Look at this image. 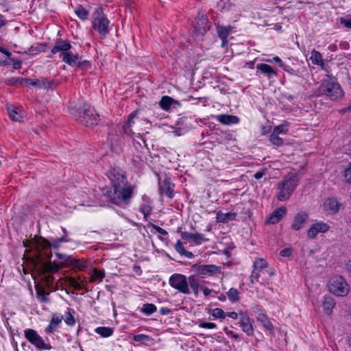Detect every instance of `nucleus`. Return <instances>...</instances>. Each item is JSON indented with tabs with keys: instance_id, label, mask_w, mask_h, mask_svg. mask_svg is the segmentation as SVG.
<instances>
[{
	"instance_id": "42",
	"label": "nucleus",
	"mask_w": 351,
	"mask_h": 351,
	"mask_svg": "<svg viewBox=\"0 0 351 351\" xmlns=\"http://www.w3.org/2000/svg\"><path fill=\"white\" fill-rule=\"evenodd\" d=\"M210 313L215 318L224 319L226 317V313L219 308L213 310H209Z\"/></svg>"
},
{
	"instance_id": "11",
	"label": "nucleus",
	"mask_w": 351,
	"mask_h": 351,
	"mask_svg": "<svg viewBox=\"0 0 351 351\" xmlns=\"http://www.w3.org/2000/svg\"><path fill=\"white\" fill-rule=\"evenodd\" d=\"M25 337L27 341L38 350H50L52 347L46 343L43 339L33 329H27L24 331Z\"/></svg>"
},
{
	"instance_id": "38",
	"label": "nucleus",
	"mask_w": 351,
	"mask_h": 351,
	"mask_svg": "<svg viewBox=\"0 0 351 351\" xmlns=\"http://www.w3.org/2000/svg\"><path fill=\"white\" fill-rule=\"evenodd\" d=\"M62 319H63L62 316L53 317L49 325L48 326V327L46 329V332H49V333L53 332L54 328L60 324V323L62 322Z\"/></svg>"
},
{
	"instance_id": "35",
	"label": "nucleus",
	"mask_w": 351,
	"mask_h": 351,
	"mask_svg": "<svg viewBox=\"0 0 351 351\" xmlns=\"http://www.w3.org/2000/svg\"><path fill=\"white\" fill-rule=\"evenodd\" d=\"M236 217V214L233 213H218L217 214V221L218 222H227L228 221H231L234 219Z\"/></svg>"
},
{
	"instance_id": "14",
	"label": "nucleus",
	"mask_w": 351,
	"mask_h": 351,
	"mask_svg": "<svg viewBox=\"0 0 351 351\" xmlns=\"http://www.w3.org/2000/svg\"><path fill=\"white\" fill-rule=\"evenodd\" d=\"M208 20L206 16L202 15L196 19L194 31L197 36H203L209 29Z\"/></svg>"
},
{
	"instance_id": "21",
	"label": "nucleus",
	"mask_w": 351,
	"mask_h": 351,
	"mask_svg": "<svg viewBox=\"0 0 351 351\" xmlns=\"http://www.w3.org/2000/svg\"><path fill=\"white\" fill-rule=\"evenodd\" d=\"M181 237L182 239L193 241L196 245H200L204 241H205L204 235L199 232L193 234L188 232H183L181 233Z\"/></svg>"
},
{
	"instance_id": "36",
	"label": "nucleus",
	"mask_w": 351,
	"mask_h": 351,
	"mask_svg": "<svg viewBox=\"0 0 351 351\" xmlns=\"http://www.w3.org/2000/svg\"><path fill=\"white\" fill-rule=\"evenodd\" d=\"M10 118L14 121H21L23 116L21 112H18L14 108L8 106L7 108Z\"/></svg>"
},
{
	"instance_id": "10",
	"label": "nucleus",
	"mask_w": 351,
	"mask_h": 351,
	"mask_svg": "<svg viewBox=\"0 0 351 351\" xmlns=\"http://www.w3.org/2000/svg\"><path fill=\"white\" fill-rule=\"evenodd\" d=\"M80 114H82V112H80ZM82 114V115H79V118L86 126L93 127L98 123L99 120V114L88 104L84 105Z\"/></svg>"
},
{
	"instance_id": "1",
	"label": "nucleus",
	"mask_w": 351,
	"mask_h": 351,
	"mask_svg": "<svg viewBox=\"0 0 351 351\" xmlns=\"http://www.w3.org/2000/svg\"><path fill=\"white\" fill-rule=\"evenodd\" d=\"M56 256L62 260L60 264L55 262H51L50 258L52 256L51 252H43L38 251L34 254L32 258L34 267L40 274L42 281L44 285L50 290L56 291L58 289V283L53 285L54 277L53 274L58 272L64 265L69 266L71 256L66 254L56 253Z\"/></svg>"
},
{
	"instance_id": "56",
	"label": "nucleus",
	"mask_w": 351,
	"mask_h": 351,
	"mask_svg": "<svg viewBox=\"0 0 351 351\" xmlns=\"http://www.w3.org/2000/svg\"><path fill=\"white\" fill-rule=\"evenodd\" d=\"M223 330L226 332V333L228 335H230L232 338H234V339H239V335L236 333H234V332L232 330H228V328L227 327H225L223 328Z\"/></svg>"
},
{
	"instance_id": "9",
	"label": "nucleus",
	"mask_w": 351,
	"mask_h": 351,
	"mask_svg": "<svg viewBox=\"0 0 351 351\" xmlns=\"http://www.w3.org/2000/svg\"><path fill=\"white\" fill-rule=\"evenodd\" d=\"M169 282L171 287L179 292L186 295L191 293L189 287H188L187 278L185 276L174 274L169 278Z\"/></svg>"
},
{
	"instance_id": "20",
	"label": "nucleus",
	"mask_w": 351,
	"mask_h": 351,
	"mask_svg": "<svg viewBox=\"0 0 351 351\" xmlns=\"http://www.w3.org/2000/svg\"><path fill=\"white\" fill-rule=\"evenodd\" d=\"M286 213L287 208L285 206L278 208L271 213L267 219L266 222L271 224L277 223L286 215Z\"/></svg>"
},
{
	"instance_id": "60",
	"label": "nucleus",
	"mask_w": 351,
	"mask_h": 351,
	"mask_svg": "<svg viewBox=\"0 0 351 351\" xmlns=\"http://www.w3.org/2000/svg\"><path fill=\"white\" fill-rule=\"evenodd\" d=\"M171 312V309L167 307H162L160 309V313L161 315H169Z\"/></svg>"
},
{
	"instance_id": "12",
	"label": "nucleus",
	"mask_w": 351,
	"mask_h": 351,
	"mask_svg": "<svg viewBox=\"0 0 351 351\" xmlns=\"http://www.w3.org/2000/svg\"><path fill=\"white\" fill-rule=\"evenodd\" d=\"M22 80L27 86H33L45 90L53 89L57 86L56 83L53 81H49L46 78H41L38 80L27 78Z\"/></svg>"
},
{
	"instance_id": "59",
	"label": "nucleus",
	"mask_w": 351,
	"mask_h": 351,
	"mask_svg": "<svg viewBox=\"0 0 351 351\" xmlns=\"http://www.w3.org/2000/svg\"><path fill=\"white\" fill-rule=\"evenodd\" d=\"M12 62L14 69H19L21 67V62L20 60L12 59Z\"/></svg>"
},
{
	"instance_id": "19",
	"label": "nucleus",
	"mask_w": 351,
	"mask_h": 351,
	"mask_svg": "<svg viewBox=\"0 0 351 351\" xmlns=\"http://www.w3.org/2000/svg\"><path fill=\"white\" fill-rule=\"evenodd\" d=\"M108 176L111 180L112 186L117 185V184L121 185L126 184V178L119 169H112L110 171Z\"/></svg>"
},
{
	"instance_id": "6",
	"label": "nucleus",
	"mask_w": 351,
	"mask_h": 351,
	"mask_svg": "<svg viewBox=\"0 0 351 351\" xmlns=\"http://www.w3.org/2000/svg\"><path fill=\"white\" fill-rule=\"evenodd\" d=\"M137 114L138 111H134L129 115L127 122L122 126L125 134L132 135L138 133L140 134L143 132L141 125L144 124L145 120L138 117Z\"/></svg>"
},
{
	"instance_id": "7",
	"label": "nucleus",
	"mask_w": 351,
	"mask_h": 351,
	"mask_svg": "<svg viewBox=\"0 0 351 351\" xmlns=\"http://www.w3.org/2000/svg\"><path fill=\"white\" fill-rule=\"evenodd\" d=\"M95 14V16L93 21V27L99 32L102 38H105L109 32L108 27L110 21L104 16L100 9L97 10Z\"/></svg>"
},
{
	"instance_id": "23",
	"label": "nucleus",
	"mask_w": 351,
	"mask_h": 351,
	"mask_svg": "<svg viewBox=\"0 0 351 351\" xmlns=\"http://www.w3.org/2000/svg\"><path fill=\"white\" fill-rule=\"evenodd\" d=\"M160 191L161 195H165L170 199L173 197V189L170 178H166L161 183H160Z\"/></svg>"
},
{
	"instance_id": "61",
	"label": "nucleus",
	"mask_w": 351,
	"mask_h": 351,
	"mask_svg": "<svg viewBox=\"0 0 351 351\" xmlns=\"http://www.w3.org/2000/svg\"><path fill=\"white\" fill-rule=\"evenodd\" d=\"M239 315V313H237L236 312H230V313H226V316H228L233 319H237L238 318Z\"/></svg>"
},
{
	"instance_id": "16",
	"label": "nucleus",
	"mask_w": 351,
	"mask_h": 351,
	"mask_svg": "<svg viewBox=\"0 0 351 351\" xmlns=\"http://www.w3.org/2000/svg\"><path fill=\"white\" fill-rule=\"evenodd\" d=\"M308 218V214L304 211L297 213L291 222V228L294 230H300L303 228Z\"/></svg>"
},
{
	"instance_id": "27",
	"label": "nucleus",
	"mask_w": 351,
	"mask_h": 351,
	"mask_svg": "<svg viewBox=\"0 0 351 351\" xmlns=\"http://www.w3.org/2000/svg\"><path fill=\"white\" fill-rule=\"evenodd\" d=\"M339 204L334 198L327 199L324 203V208L330 213H335L339 210Z\"/></svg>"
},
{
	"instance_id": "41",
	"label": "nucleus",
	"mask_w": 351,
	"mask_h": 351,
	"mask_svg": "<svg viewBox=\"0 0 351 351\" xmlns=\"http://www.w3.org/2000/svg\"><path fill=\"white\" fill-rule=\"evenodd\" d=\"M86 261L83 259H76L75 258L71 257V260H70L69 266H74L77 268H81L86 267Z\"/></svg>"
},
{
	"instance_id": "26",
	"label": "nucleus",
	"mask_w": 351,
	"mask_h": 351,
	"mask_svg": "<svg viewBox=\"0 0 351 351\" xmlns=\"http://www.w3.org/2000/svg\"><path fill=\"white\" fill-rule=\"evenodd\" d=\"M216 119L223 125L237 123L239 121V119L237 117L230 114H219L217 116Z\"/></svg>"
},
{
	"instance_id": "53",
	"label": "nucleus",
	"mask_w": 351,
	"mask_h": 351,
	"mask_svg": "<svg viewBox=\"0 0 351 351\" xmlns=\"http://www.w3.org/2000/svg\"><path fill=\"white\" fill-rule=\"evenodd\" d=\"M344 177L346 180V181L348 183L351 184V164L349 165V167L345 170L344 172Z\"/></svg>"
},
{
	"instance_id": "8",
	"label": "nucleus",
	"mask_w": 351,
	"mask_h": 351,
	"mask_svg": "<svg viewBox=\"0 0 351 351\" xmlns=\"http://www.w3.org/2000/svg\"><path fill=\"white\" fill-rule=\"evenodd\" d=\"M197 275L202 278L205 276L218 277L223 274V267L215 265H199L195 264L193 266Z\"/></svg>"
},
{
	"instance_id": "32",
	"label": "nucleus",
	"mask_w": 351,
	"mask_h": 351,
	"mask_svg": "<svg viewBox=\"0 0 351 351\" xmlns=\"http://www.w3.org/2000/svg\"><path fill=\"white\" fill-rule=\"evenodd\" d=\"M335 305L334 300L331 297H325L322 306L324 312L327 315H330L332 310Z\"/></svg>"
},
{
	"instance_id": "43",
	"label": "nucleus",
	"mask_w": 351,
	"mask_h": 351,
	"mask_svg": "<svg viewBox=\"0 0 351 351\" xmlns=\"http://www.w3.org/2000/svg\"><path fill=\"white\" fill-rule=\"evenodd\" d=\"M65 281L69 283V286L73 287L75 290H81L84 288L83 285L73 278H67Z\"/></svg>"
},
{
	"instance_id": "62",
	"label": "nucleus",
	"mask_w": 351,
	"mask_h": 351,
	"mask_svg": "<svg viewBox=\"0 0 351 351\" xmlns=\"http://www.w3.org/2000/svg\"><path fill=\"white\" fill-rule=\"evenodd\" d=\"M273 60L276 63L278 64L280 67H283L284 64L282 63L281 59L279 57H278V56L274 57L273 58Z\"/></svg>"
},
{
	"instance_id": "50",
	"label": "nucleus",
	"mask_w": 351,
	"mask_h": 351,
	"mask_svg": "<svg viewBox=\"0 0 351 351\" xmlns=\"http://www.w3.org/2000/svg\"><path fill=\"white\" fill-rule=\"evenodd\" d=\"M274 133L278 134L279 135L280 134H286L287 132V129L285 128V127L282 125L276 126L273 130Z\"/></svg>"
},
{
	"instance_id": "48",
	"label": "nucleus",
	"mask_w": 351,
	"mask_h": 351,
	"mask_svg": "<svg viewBox=\"0 0 351 351\" xmlns=\"http://www.w3.org/2000/svg\"><path fill=\"white\" fill-rule=\"evenodd\" d=\"M133 339L136 342H143L149 339V336L140 334L134 336Z\"/></svg>"
},
{
	"instance_id": "2",
	"label": "nucleus",
	"mask_w": 351,
	"mask_h": 351,
	"mask_svg": "<svg viewBox=\"0 0 351 351\" xmlns=\"http://www.w3.org/2000/svg\"><path fill=\"white\" fill-rule=\"evenodd\" d=\"M104 195L111 203L123 206L128 204L134 193V186L124 184L112 186V189H106L103 191Z\"/></svg>"
},
{
	"instance_id": "46",
	"label": "nucleus",
	"mask_w": 351,
	"mask_h": 351,
	"mask_svg": "<svg viewBox=\"0 0 351 351\" xmlns=\"http://www.w3.org/2000/svg\"><path fill=\"white\" fill-rule=\"evenodd\" d=\"M65 323L69 326H73L75 324V319L72 314L70 312H67L65 318H64Z\"/></svg>"
},
{
	"instance_id": "33",
	"label": "nucleus",
	"mask_w": 351,
	"mask_h": 351,
	"mask_svg": "<svg viewBox=\"0 0 351 351\" xmlns=\"http://www.w3.org/2000/svg\"><path fill=\"white\" fill-rule=\"evenodd\" d=\"M188 287H190L194 293V294L197 296L198 290L199 287V280L194 276H191L188 278Z\"/></svg>"
},
{
	"instance_id": "24",
	"label": "nucleus",
	"mask_w": 351,
	"mask_h": 351,
	"mask_svg": "<svg viewBox=\"0 0 351 351\" xmlns=\"http://www.w3.org/2000/svg\"><path fill=\"white\" fill-rule=\"evenodd\" d=\"M257 319L262 324L263 326L271 334L274 333V325L272 324V323L271 322V321L269 320L266 314L261 311L257 316Z\"/></svg>"
},
{
	"instance_id": "47",
	"label": "nucleus",
	"mask_w": 351,
	"mask_h": 351,
	"mask_svg": "<svg viewBox=\"0 0 351 351\" xmlns=\"http://www.w3.org/2000/svg\"><path fill=\"white\" fill-rule=\"evenodd\" d=\"M175 249L181 255H182L186 251L182 243L180 240L176 242L175 245Z\"/></svg>"
},
{
	"instance_id": "51",
	"label": "nucleus",
	"mask_w": 351,
	"mask_h": 351,
	"mask_svg": "<svg viewBox=\"0 0 351 351\" xmlns=\"http://www.w3.org/2000/svg\"><path fill=\"white\" fill-rule=\"evenodd\" d=\"M140 210L145 217H147L149 215H150L152 212V208L148 205L142 206Z\"/></svg>"
},
{
	"instance_id": "4",
	"label": "nucleus",
	"mask_w": 351,
	"mask_h": 351,
	"mask_svg": "<svg viewBox=\"0 0 351 351\" xmlns=\"http://www.w3.org/2000/svg\"><path fill=\"white\" fill-rule=\"evenodd\" d=\"M319 92L332 101L341 99L343 96V91L339 84L331 80H324L319 87Z\"/></svg>"
},
{
	"instance_id": "57",
	"label": "nucleus",
	"mask_w": 351,
	"mask_h": 351,
	"mask_svg": "<svg viewBox=\"0 0 351 351\" xmlns=\"http://www.w3.org/2000/svg\"><path fill=\"white\" fill-rule=\"evenodd\" d=\"M154 229H155V230H156L158 233H159L160 234H162V235L166 236V235H167V234H168V233H167V232L165 230H164L163 228H160V227H159V226H154Z\"/></svg>"
},
{
	"instance_id": "39",
	"label": "nucleus",
	"mask_w": 351,
	"mask_h": 351,
	"mask_svg": "<svg viewBox=\"0 0 351 351\" xmlns=\"http://www.w3.org/2000/svg\"><path fill=\"white\" fill-rule=\"evenodd\" d=\"M75 13L80 19L83 21L86 20L89 15V12L82 5H79L76 8L75 10Z\"/></svg>"
},
{
	"instance_id": "52",
	"label": "nucleus",
	"mask_w": 351,
	"mask_h": 351,
	"mask_svg": "<svg viewBox=\"0 0 351 351\" xmlns=\"http://www.w3.org/2000/svg\"><path fill=\"white\" fill-rule=\"evenodd\" d=\"M93 277L94 278H99L100 280H102L105 276L104 273L102 271L97 269H95L93 270Z\"/></svg>"
},
{
	"instance_id": "15",
	"label": "nucleus",
	"mask_w": 351,
	"mask_h": 351,
	"mask_svg": "<svg viewBox=\"0 0 351 351\" xmlns=\"http://www.w3.org/2000/svg\"><path fill=\"white\" fill-rule=\"evenodd\" d=\"M239 316V325L241 327L243 331L248 336L252 335L254 333V328L252 323L250 322V319L247 313L246 312L240 311Z\"/></svg>"
},
{
	"instance_id": "30",
	"label": "nucleus",
	"mask_w": 351,
	"mask_h": 351,
	"mask_svg": "<svg viewBox=\"0 0 351 351\" xmlns=\"http://www.w3.org/2000/svg\"><path fill=\"white\" fill-rule=\"evenodd\" d=\"M310 60L313 64L319 65L322 69H324V60L322 59V56L319 51L313 49L311 51Z\"/></svg>"
},
{
	"instance_id": "44",
	"label": "nucleus",
	"mask_w": 351,
	"mask_h": 351,
	"mask_svg": "<svg viewBox=\"0 0 351 351\" xmlns=\"http://www.w3.org/2000/svg\"><path fill=\"white\" fill-rule=\"evenodd\" d=\"M156 306L153 304H145L143 306L142 311L146 315H151L156 311Z\"/></svg>"
},
{
	"instance_id": "37",
	"label": "nucleus",
	"mask_w": 351,
	"mask_h": 351,
	"mask_svg": "<svg viewBox=\"0 0 351 351\" xmlns=\"http://www.w3.org/2000/svg\"><path fill=\"white\" fill-rule=\"evenodd\" d=\"M95 332H96V333L99 334V335H101L103 337H110L113 334L114 329L110 327L101 326V327H97L95 329Z\"/></svg>"
},
{
	"instance_id": "18",
	"label": "nucleus",
	"mask_w": 351,
	"mask_h": 351,
	"mask_svg": "<svg viewBox=\"0 0 351 351\" xmlns=\"http://www.w3.org/2000/svg\"><path fill=\"white\" fill-rule=\"evenodd\" d=\"M329 230V226L323 222L315 223L307 231V236L310 239L316 237L319 232H326Z\"/></svg>"
},
{
	"instance_id": "34",
	"label": "nucleus",
	"mask_w": 351,
	"mask_h": 351,
	"mask_svg": "<svg viewBox=\"0 0 351 351\" xmlns=\"http://www.w3.org/2000/svg\"><path fill=\"white\" fill-rule=\"evenodd\" d=\"M36 295L38 299L42 302H47L49 301L47 295L49 293L45 292V289L39 285L35 286Z\"/></svg>"
},
{
	"instance_id": "28",
	"label": "nucleus",
	"mask_w": 351,
	"mask_h": 351,
	"mask_svg": "<svg viewBox=\"0 0 351 351\" xmlns=\"http://www.w3.org/2000/svg\"><path fill=\"white\" fill-rule=\"evenodd\" d=\"M71 48V45L69 42H62L56 45H55L52 49L51 52L53 53H56L57 52H61L63 55L66 54V53H69L70 51V49Z\"/></svg>"
},
{
	"instance_id": "31",
	"label": "nucleus",
	"mask_w": 351,
	"mask_h": 351,
	"mask_svg": "<svg viewBox=\"0 0 351 351\" xmlns=\"http://www.w3.org/2000/svg\"><path fill=\"white\" fill-rule=\"evenodd\" d=\"M81 59L78 55H74L71 51L66 53L62 58L63 62L69 64L70 66L77 65L78 60Z\"/></svg>"
},
{
	"instance_id": "13",
	"label": "nucleus",
	"mask_w": 351,
	"mask_h": 351,
	"mask_svg": "<svg viewBox=\"0 0 351 351\" xmlns=\"http://www.w3.org/2000/svg\"><path fill=\"white\" fill-rule=\"evenodd\" d=\"M268 264L267 261L263 258H258L256 259L253 264L254 269L250 276V282L252 283H255L258 282V278L260 277V274L262 269L266 268Z\"/></svg>"
},
{
	"instance_id": "5",
	"label": "nucleus",
	"mask_w": 351,
	"mask_h": 351,
	"mask_svg": "<svg viewBox=\"0 0 351 351\" xmlns=\"http://www.w3.org/2000/svg\"><path fill=\"white\" fill-rule=\"evenodd\" d=\"M328 290L337 296L343 297L350 292V286L341 276L332 277L328 283Z\"/></svg>"
},
{
	"instance_id": "58",
	"label": "nucleus",
	"mask_w": 351,
	"mask_h": 351,
	"mask_svg": "<svg viewBox=\"0 0 351 351\" xmlns=\"http://www.w3.org/2000/svg\"><path fill=\"white\" fill-rule=\"evenodd\" d=\"M340 22L341 24H343L346 27L351 28V19L349 20H346L343 18H341Z\"/></svg>"
},
{
	"instance_id": "45",
	"label": "nucleus",
	"mask_w": 351,
	"mask_h": 351,
	"mask_svg": "<svg viewBox=\"0 0 351 351\" xmlns=\"http://www.w3.org/2000/svg\"><path fill=\"white\" fill-rule=\"evenodd\" d=\"M270 142L277 146H280L283 144L282 138H280L278 134L272 132L269 138Z\"/></svg>"
},
{
	"instance_id": "40",
	"label": "nucleus",
	"mask_w": 351,
	"mask_h": 351,
	"mask_svg": "<svg viewBox=\"0 0 351 351\" xmlns=\"http://www.w3.org/2000/svg\"><path fill=\"white\" fill-rule=\"evenodd\" d=\"M227 295L230 301L233 303L238 302L240 299L239 293L238 290L234 288L230 289L229 291L227 292Z\"/></svg>"
},
{
	"instance_id": "22",
	"label": "nucleus",
	"mask_w": 351,
	"mask_h": 351,
	"mask_svg": "<svg viewBox=\"0 0 351 351\" xmlns=\"http://www.w3.org/2000/svg\"><path fill=\"white\" fill-rule=\"evenodd\" d=\"M216 29H217V32L219 37L222 40L221 46L224 47L228 44L227 38L228 37V36L232 30V27L231 26L224 27L222 25H217Z\"/></svg>"
},
{
	"instance_id": "64",
	"label": "nucleus",
	"mask_w": 351,
	"mask_h": 351,
	"mask_svg": "<svg viewBox=\"0 0 351 351\" xmlns=\"http://www.w3.org/2000/svg\"><path fill=\"white\" fill-rule=\"evenodd\" d=\"M264 171H257L255 174H254V178L257 180L261 178L263 175H264Z\"/></svg>"
},
{
	"instance_id": "17",
	"label": "nucleus",
	"mask_w": 351,
	"mask_h": 351,
	"mask_svg": "<svg viewBox=\"0 0 351 351\" xmlns=\"http://www.w3.org/2000/svg\"><path fill=\"white\" fill-rule=\"evenodd\" d=\"M66 241L64 238H57L53 239L51 241H49L45 239L43 240L40 245L37 247L36 253L38 251H41L43 252H48L45 249L46 248H58L62 242Z\"/></svg>"
},
{
	"instance_id": "54",
	"label": "nucleus",
	"mask_w": 351,
	"mask_h": 351,
	"mask_svg": "<svg viewBox=\"0 0 351 351\" xmlns=\"http://www.w3.org/2000/svg\"><path fill=\"white\" fill-rule=\"evenodd\" d=\"M292 250L291 248H285L280 252L281 256L289 257L291 254Z\"/></svg>"
},
{
	"instance_id": "25",
	"label": "nucleus",
	"mask_w": 351,
	"mask_h": 351,
	"mask_svg": "<svg viewBox=\"0 0 351 351\" xmlns=\"http://www.w3.org/2000/svg\"><path fill=\"white\" fill-rule=\"evenodd\" d=\"M173 105L180 106V103L169 96H163L160 101V106L165 110H169Z\"/></svg>"
},
{
	"instance_id": "63",
	"label": "nucleus",
	"mask_w": 351,
	"mask_h": 351,
	"mask_svg": "<svg viewBox=\"0 0 351 351\" xmlns=\"http://www.w3.org/2000/svg\"><path fill=\"white\" fill-rule=\"evenodd\" d=\"M350 110H351V105L346 108L339 110V112L340 114H345V113L350 112Z\"/></svg>"
},
{
	"instance_id": "29",
	"label": "nucleus",
	"mask_w": 351,
	"mask_h": 351,
	"mask_svg": "<svg viewBox=\"0 0 351 351\" xmlns=\"http://www.w3.org/2000/svg\"><path fill=\"white\" fill-rule=\"evenodd\" d=\"M256 69L260 71L262 73L267 75L269 78L271 76L277 75V73L274 70V69L269 64H259L256 66Z\"/></svg>"
},
{
	"instance_id": "49",
	"label": "nucleus",
	"mask_w": 351,
	"mask_h": 351,
	"mask_svg": "<svg viewBox=\"0 0 351 351\" xmlns=\"http://www.w3.org/2000/svg\"><path fill=\"white\" fill-rule=\"evenodd\" d=\"M198 325L201 328L210 329L215 328L217 327V325L215 323L212 322H200Z\"/></svg>"
},
{
	"instance_id": "3",
	"label": "nucleus",
	"mask_w": 351,
	"mask_h": 351,
	"mask_svg": "<svg viewBox=\"0 0 351 351\" xmlns=\"http://www.w3.org/2000/svg\"><path fill=\"white\" fill-rule=\"evenodd\" d=\"M299 178L295 173H289L283 178L282 182L278 184V189L280 191L277 198L280 201L288 199L298 184Z\"/></svg>"
},
{
	"instance_id": "55",
	"label": "nucleus",
	"mask_w": 351,
	"mask_h": 351,
	"mask_svg": "<svg viewBox=\"0 0 351 351\" xmlns=\"http://www.w3.org/2000/svg\"><path fill=\"white\" fill-rule=\"evenodd\" d=\"M89 62L87 60H83L82 61L81 59L78 60L77 63V66L78 68H83V67H89Z\"/></svg>"
}]
</instances>
